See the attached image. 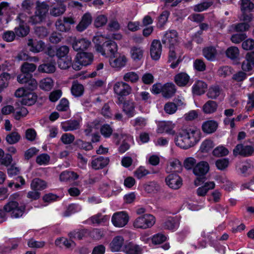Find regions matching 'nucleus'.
<instances>
[{
    "mask_svg": "<svg viewBox=\"0 0 254 254\" xmlns=\"http://www.w3.org/2000/svg\"><path fill=\"white\" fill-rule=\"evenodd\" d=\"M92 21V17L90 13H85L82 17L81 21L76 26V30L79 32H82L85 30Z\"/></svg>",
    "mask_w": 254,
    "mask_h": 254,
    "instance_id": "b1692460",
    "label": "nucleus"
},
{
    "mask_svg": "<svg viewBox=\"0 0 254 254\" xmlns=\"http://www.w3.org/2000/svg\"><path fill=\"white\" fill-rule=\"evenodd\" d=\"M36 66L34 64H30L28 63H24L21 67V71L23 73L29 74L35 71Z\"/></svg>",
    "mask_w": 254,
    "mask_h": 254,
    "instance_id": "13d9d810",
    "label": "nucleus"
},
{
    "mask_svg": "<svg viewBox=\"0 0 254 254\" xmlns=\"http://www.w3.org/2000/svg\"><path fill=\"white\" fill-rule=\"evenodd\" d=\"M221 92L220 87L217 85H214L209 88L207 95L209 98L216 99L220 95Z\"/></svg>",
    "mask_w": 254,
    "mask_h": 254,
    "instance_id": "3c124183",
    "label": "nucleus"
},
{
    "mask_svg": "<svg viewBox=\"0 0 254 254\" xmlns=\"http://www.w3.org/2000/svg\"><path fill=\"white\" fill-rule=\"evenodd\" d=\"M181 168V164L180 162L178 159H174L170 161L169 164L167 167L166 171L168 173L179 172Z\"/></svg>",
    "mask_w": 254,
    "mask_h": 254,
    "instance_id": "a19ab883",
    "label": "nucleus"
},
{
    "mask_svg": "<svg viewBox=\"0 0 254 254\" xmlns=\"http://www.w3.org/2000/svg\"><path fill=\"white\" fill-rule=\"evenodd\" d=\"M65 6L63 3H60L58 7H53L50 10V13L54 16H58L63 14L65 12Z\"/></svg>",
    "mask_w": 254,
    "mask_h": 254,
    "instance_id": "5fc2aeb1",
    "label": "nucleus"
},
{
    "mask_svg": "<svg viewBox=\"0 0 254 254\" xmlns=\"http://www.w3.org/2000/svg\"><path fill=\"white\" fill-rule=\"evenodd\" d=\"M74 23V21L72 18L64 17L63 20L60 19L56 21V26L58 30L66 32L70 29V25Z\"/></svg>",
    "mask_w": 254,
    "mask_h": 254,
    "instance_id": "5701e85b",
    "label": "nucleus"
},
{
    "mask_svg": "<svg viewBox=\"0 0 254 254\" xmlns=\"http://www.w3.org/2000/svg\"><path fill=\"white\" fill-rule=\"evenodd\" d=\"M179 225V222L177 219L169 218L165 222L164 228L166 229L175 230L178 228Z\"/></svg>",
    "mask_w": 254,
    "mask_h": 254,
    "instance_id": "c03bdc74",
    "label": "nucleus"
},
{
    "mask_svg": "<svg viewBox=\"0 0 254 254\" xmlns=\"http://www.w3.org/2000/svg\"><path fill=\"white\" fill-rule=\"evenodd\" d=\"M240 5L243 13L249 12L254 8V4L251 0H241Z\"/></svg>",
    "mask_w": 254,
    "mask_h": 254,
    "instance_id": "49530a36",
    "label": "nucleus"
},
{
    "mask_svg": "<svg viewBox=\"0 0 254 254\" xmlns=\"http://www.w3.org/2000/svg\"><path fill=\"white\" fill-rule=\"evenodd\" d=\"M69 52V48L66 46H63L57 49L56 56L58 59L68 57L67 55Z\"/></svg>",
    "mask_w": 254,
    "mask_h": 254,
    "instance_id": "e2e57ef3",
    "label": "nucleus"
},
{
    "mask_svg": "<svg viewBox=\"0 0 254 254\" xmlns=\"http://www.w3.org/2000/svg\"><path fill=\"white\" fill-rule=\"evenodd\" d=\"M10 78L11 75L8 73L3 72L0 75V93L8 86Z\"/></svg>",
    "mask_w": 254,
    "mask_h": 254,
    "instance_id": "09e8293b",
    "label": "nucleus"
},
{
    "mask_svg": "<svg viewBox=\"0 0 254 254\" xmlns=\"http://www.w3.org/2000/svg\"><path fill=\"white\" fill-rule=\"evenodd\" d=\"M207 87V84L204 82L197 81L192 86V92L196 95H201L205 92Z\"/></svg>",
    "mask_w": 254,
    "mask_h": 254,
    "instance_id": "f704fd0d",
    "label": "nucleus"
},
{
    "mask_svg": "<svg viewBox=\"0 0 254 254\" xmlns=\"http://www.w3.org/2000/svg\"><path fill=\"white\" fill-rule=\"evenodd\" d=\"M37 100V96L33 92H28L22 98L21 102L25 105L31 106L33 105Z\"/></svg>",
    "mask_w": 254,
    "mask_h": 254,
    "instance_id": "4c0bfd02",
    "label": "nucleus"
},
{
    "mask_svg": "<svg viewBox=\"0 0 254 254\" xmlns=\"http://www.w3.org/2000/svg\"><path fill=\"white\" fill-rule=\"evenodd\" d=\"M254 152V148L251 145H244L238 144L234 148L233 152L235 156L240 155L243 157L251 156Z\"/></svg>",
    "mask_w": 254,
    "mask_h": 254,
    "instance_id": "4468645a",
    "label": "nucleus"
},
{
    "mask_svg": "<svg viewBox=\"0 0 254 254\" xmlns=\"http://www.w3.org/2000/svg\"><path fill=\"white\" fill-rule=\"evenodd\" d=\"M27 45L30 47V51L35 53L43 51L45 47L44 43L42 41L33 40L32 39L28 40Z\"/></svg>",
    "mask_w": 254,
    "mask_h": 254,
    "instance_id": "393cba45",
    "label": "nucleus"
},
{
    "mask_svg": "<svg viewBox=\"0 0 254 254\" xmlns=\"http://www.w3.org/2000/svg\"><path fill=\"white\" fill-rule=\"evenodd\" d=\"M162 53V45L159 40H154L151 44L150 54L153 60L157 61L161 57Z\"/></svg>",
    "mask_w": 254,
    "mask_h": 254,
    "instance_id": "aec40b11",
    "label": "nucleus"
},
{
    "mask_svg": "<svg viewBox=\"0 0 254 254\" xmlns=\"http://www.w3.org/2000/svg\"><path fill=\"white\" fill-rule=\"evenodd\" d=\"M109 163V159L108 158L99 157L92 161L91 166L95 170H99L106 167Z\"/></svg>",
    "mask_w": 254,
    "mask_h": 254,
    "instance_id": "c85d7f7f",
    "label": "nucleus"
},
{
    "mask_svg": "<svg viewBox=\"0 0 254 254\" xmlns=\"http://www.w3.org/2000/svg\"><path fill=\"white\" fill-rule=\"evenodd\" d=\"M241 68L243 71L252 74L254 68V52L247 53L244 61L242 63Z\"/></svg>",
    "mask_w": 254,
    "mask_h": 254,
    "instance_id": "2eb2a0df",
    "label": "nucleus"
},
{
    "mask_svg": "<svg viewBox=\"0 0 254 254\" xmlns=\"http://www.w3.org/2000/svg\"><path fill=\"white\" fill-rule=\"evenodd\" d=\"M175 85L172 83H166L163 85L162 96L166 98L172 97L176 93Z\"/></svg>",
    "mask_w": 254,
    "mask_h": 254,
    "instance_id": "c756f323",
    "label": "nucleus"
},
{
    "mask_svg": "<svg viewBox=\"0 0 254 254\" xmlns=\"http://www.w3.org/2000/svg\"><path fill=\"white\" fill-rule=\"evenodd\" d=\"M17 20L19 21V26L14 28L16 35L18 37L26 36L29 32V27L24 23V15L20 14L18 15Z\"/></svg>",
    "mask_w": 254,
    "mask_h": 254,
    "instance_id": "f3484780",
    "label": "nucleus"
},
{
    "mask_svg": "<svg viewBox=\"0 0 254 254\" xmlns=\"http://www.w3.org/2000/svg\"><path fill=\"white\" fill-rule=\"evenodd\" d=\"M72 59L70 56L64 57L58 60V66L62 69H66L71 65Z\"/></svg>",
    "mask_w": 254,
    "mask_h": 254,
    "instance_id": "37998d69",
    "label": "nucleus"
},
{
    "mask_svg": "<svg viewBox=\"0 0 254 254\" xmlns=\"http://www.w3.org/2000/svg\"><path fill=\"white\" fill-rule=\"evenodd\" d=\"M200 139V132L197 128L181 130L175 138L176 145L181 148L187 149L193 146Z\"/></svg>",
    "mask_w": 254,
    "mask_h": 254,
    "instance_id": "f257e3e1",
    "label": "nucleus"
},
{
    "mask_svg": "<svg viewBox=\"0 0 254 254\" xmlns=\"http://www.w3.org/2000/svg\"><path fill=\"white\" fill-rule=\"evenodd\" d=\"M132 125L135 127L142 128L147 124V121L144 118L138 117L131 121Z\"/></svg>",
    "mask_w": 254,
    "mask_h": 254,
    "instance_id": "774afa93",
    "label": "nucleus"
},
{
    "mask_svg": "<svg viewBox=\"0 0 254 254\" xmlns=\"http://www.w3.org/2000/svg\"><path fill=\"white\" fill-rule=\"evenodd\" d=\"M123 111L129 117H132L135 114V103L132 100H127L124 103Z\"/></svg>",
    "mask_w": 254,
    "mask_h": 254,
    "instance_id": "7c9ffc66",
    "label": "nucleus"
},
{
    "mask_svg": "<svg viewBox=\"0 0 254 254\" xmlns=\"http://www.w3.org/2000/svg\"><path fill=\"white\" fill-rule=\"evenodd\" d=\"M167 239V237L166 235L162 233H158L152 237V242L155 245H159L165 242Z\"/></svg>",
    "mask_w": 254,
    "mask_h": 254,
    "instance_id": "680f3d73",
    "label": "nucleus"
},
{
    "mask_svg": "<svg viewBox=\"0 0 254 254\" xmlns=\"http://www.w3.org/2000/svg\"><path fill=\"white\" fill-rule=\"evenodd\" d=\"M109 218V217L108 216L98 214L90 217L89 220L93 224H99L107 221Z\"/></svg>",
    "mask_w": 254,
    "mask_h": 254,
    "instance_id": "4d7b16f0",
    "label": "nucleus"
},
{
    "mask_svg": "<svg viewBox=\"0 0 254 254\" xmlns=\"http://www.w3.org/2000/svg\"><path fill=\"white\" fill-rule=\"evenodd\" d=\"M164 110L165 113L168 114H173L177 110V105L174 102H169L165 104Z\"/></svg>",
    "mask_w": 254,
    "mask_h": 254,
    "instance_id": "bf43d9fd",
    "label": "nucleus"
},
{
    "mask_svg": "<svg viewBox=\"0 0 254 254\" xmlns=\"http://www.w3.org/2000/svg\"><path fill=\"white\" fill-rule=\"evenodd\" d=\"M167 185L171 189L177 190L182 185V180L176 174H171L166 178Z\"/></svg>",
    "mask_w": 254,
    "mask_h": 254,
    "instance_id": "4be33fe9",
    "label": "nucleus"
},
{
    "mask_svg": "<svg viewBox=\"0 0 254 254\" xmlns=\"http://www.w3.org/2000/svg\"><path fill=\"white\" fill-rule=\"evenodd\" d=\"M128 220L129 216L125 211H120L114 213L111 219L113 225L119 228L126 226Z\"/></svg>",
    "mask_w": 254,
    "mask_h": 254,
    "instance_id": "9d476101",
    "label": "nucleus"
},
{
    "mask_svg": "<svg viewBox=\"0 0 254 254\" xmlns=\"http://www.w3.org/2000/svg\"><path fill=\"white\" fill-rule=\"evenodd\" d=\"M6 151L8 153L5 154V157L1 161V164L7 166L9 165L12 162V155L16 154L17 150L13 146H10L6 148Z\"/></svg>",
    "mask_w": 254,
    "mask_h": 254,
    "instance_id": "bb28decb",
    "label": "nucleus"
},
{
    "mask_svg": "<svg viewBox=\"0 0 254 254\" xmlns=\"http://www.w3.org/2000/svg\"><path fill=\"white\" fill-rule=\"evenodd\" d=\"M218 108V105L215 101L209 100L203 106L202 110L207 114H211L215 112Z\"/></svg>",
    "mask_w": 254,
    "mask_h": 254,
    "instance_id": "c9c22d12",
    "label": "nucleus"
},
{
    "mask_svg": "<svg viewBox=\"0 0 254 254\" xmlns=\"http://www.w3.org/2000/svg\"><path fill=\"white\" fill-rule=\"evenodd\" d=\"M162 42L168 48L176 46L178 43V35L175 30H169L164 34Z\"/></svg>",
    "mask_w": 254,
    "mask_h": 254,
    "instance_id": "f8f14e48",
    "label": "nucleus"
},
{
    "mask_svg": "<svg viewBox=\"0 0 254 254\" xmlns=\"http://www.w3.org/2000/svg\"><path fill=\"white\" fill-rule=\"evenodd\" d=\"M240 54L239 49L235 46H232L226 51V56L231 59L234 60L238 58Z\"/></svg>",
    "mask_w": 254,
    "mask_h": 254,
    "instance_id": "603ef678",
    "label": "nucleus"
},
{
    "mask_svg": "<svg viewBox=\"0 0 254 254\" xmlns=\"http://www.w3.org/2000/svg\"><path fill=\"white\" fill-rule=\"evenodd\" d=\"M155 223V218L149 214H145L137 217L133 222V226L137 229H146L153 226Z\"/></svg>",
    "mask_w": 254,
    "mask_h": 254,
    "instance_id": "39448f33",
    "label": "nucleus"
},
{
    "mask_svg": "<svg viewBox=\"0 0 254 254\" xmlns=\"http://www.w3.org/2000/svg\"><path fill=\"white\" fill-rule=\"evenodd\" d=\"M229 153V150L223 146H219L215 148L213 151V154L217 157L226 156Z\"/></svg>",
    "mask_w": 254,
    "mask_h": 254,
    "instance_id": "052dcab7",
    "label": "nucleus"
},
{
    "mask_svg": "<svg viewBox=\"0 0 254 254\" xmlns=\"http://www.w3.org/2000/svg\"><path fill=\"white\" fill-rule=\"evenodd\" d=\"M54 86V81L50 77L41 79L39 82L40 88L45 91L50 90Z\"/></svg>",
    "mask_w": 254,
    "mask_h": 254,
    "instance_id": "58836bf2",
    "label": "nucleus"
},
{
    "mask_svg": "<svg viewBox=\"0 0 254 254\" xmlns=\"http://www.w3.org/2000/svg\"><path fill=\"white\" fill-rule=\"evenodd\" d=\"M209 170V164L205 161H201L193 167V172L195 175L197 176V178L194 182L195 186H198L201 185V183L203 182L204 176L208 172Z\"/></svg>",
    "mask_w": 254,
    "mask_h": 254,
    "instance_id": "6e6552de",
    "label": "nucleus"
},
{
    "mask_svg": "<svg viewBox=\"0 0 254 254\" xmlns=\"http://www.w3.org/2000/svg\"><path fill=\"white\" fill-rule=\"evenodd\" d=\"M124 237L118 235L114 237L109 245V248L112 252L124 251L126 246Z\"/></svg>",
    "mask_w": 254,
    "mask_h": 254,
    "instance_id": "9b49d317",
    "label": "nucleus"
},
{
    "mask_svg": "<svg viewBox=\"0 0 254 254\" xmlns=\"http://www.w3.org/2000/svg\"><path fill=\"white\" fill-rule=\"evenodd\" d=\"M81 118L77 119L70 120L66 122H62L61 124L62 128L64 131H73L77 130L80 127Z\"/></svg>",
    "mask_w": 254,
    "mask_h": 254,
    "instance_id": "412c9836",
    "label": "nucleus"
},
{
    "mask_svg": "<svg viewBox=\"0 0 254 254\" xmlns=\"http://www.w3.org/2000/svg\"><path fill=\"white\" fill-rule=\"evenodd\" d=\"M50 159V157L49 155L43 153L37 157L36 161L40 165H46L48 164Z\"/></svg>",
    "mask_w": 254,
    "mask_h": 254,
    "instance_id": "0e129e2a",
    "label": "nucleus"
},
{
    "mask_svg": "<svg viewBox=\"0 0 254 254\" xmlns=\"http://www.w3.org/2000/svg\"><path fill=\"white\" fill-rule=\"evenodd\" d=\"M242 48L246 51H254V40L249 38L244 41L242 44Z\"/></svg>",
    "mask_w": 254,
    "mask_h": 254,
    "instance_id": "338daca9",
    "label": "nucleus"
},
{
    "mask_svg": "<svg viewBox=\"0 0 254 254\" xmlns=\"http://www.w3.org/2000/svg\"><path fill=\"white\" fill-rule=\"evenodd\" d=\"M38 70L43 73H52L55 71L56 66L52 63L43 64L39 66Z\"/></svg>",
    "mask_w": 254,
    "mask_h": 254,
    "instance_id": "ea45409f",
    "label": "nucleus"
},
{
    "mask_svg": "<svg viewBox=\"0 0 254 254\" xmlns=\"http://www.w3.org/2000/svg\"><path fill=\"white\" fill-rule=\"evenodd\" d=\"M175 83L179 86H185L190 81V76L186 73L181 72L176 75L174 77Z\"/></svg>",
    "mask_w": 254,
    "mask_h": 254,
    "instance_id": "2f4dec72",
    "label": "nucleus"
},
{
    "mask_svg": "<svg viewBox=\"0 0 254 254\" xmlns=\"http://www.w3.org/2000/svg\"><path fill=\"white\" fill-rule=\"evenodd\" d=\"M71 92L72 94L75 97L80 96L83 94L84 92L83 86L77 81H74L72 83Z\"/></svg>",
    "mask_w": 254,
    "mask_h": 254,
    "instance_id": "79ce46f5",
    "label": "nucleus"
},
{
    "mask_svg": "<svg viewBox=\"0 0 254 254\" xmlns=\"http://www.w3.org/2000/svg\"><path fill=\"white\" fill-rule=\"evenodd\" d=\"M104 39V37L102 35H97L94 37L93 42L95 44V49L102 56L110 59L117 53L118 45L114 41H109L103 42Z\"/></svg>",
    "mask_w": 254,
    "mask_h": 254,
    "instance_id": "f03ea898",
    "label": "nucleus"
},
{
    "mask_svg": "<svg viewBox=\"0 0 254 254\" xmlns=\"http://www.w3.org/2000/svg\"><path fill=\"white\" fill-rule=\"evenodd\" d=\"M237 168L244 176H248L251 175L254 171L253 162L248 161L239 163L237 165Z\"/></svg>",
    "mask_w": 254,
    "mask_h": 254,
    "instance_id": "6ab92c4d",
    "label": "nucleus"
},
{
    "mask_svg": "<svg viewBox=\"0 0 254 254\" xmlns=\"http://www.w3.org/2000/svg\"><path fill=\"white\" fill-rule=\"evenodd\" d=\"M124 252L127 254H141L142 249L139 245L129 242L125 246Z\"/></svg>",
    "mask_w": 254,
    "mask_h": 254,
    "instance_id": "473e14b6",
    "label": "nucleus"
},
{
    "mask_svg": "<svg viewBox=\"0 0 254 254\" xmlns=\"http://www.w3.org/2000/svg\"><path fill=\"white\" fill-rule=\"evenodd\" d=\"M48 11V5L47 3L37 2L35 14L29 17L28 21L33 24L40 23L45 19Z\"/></svg>",
    "mask_w": 254,
    "mask_h": 254,
    "instance_id": "0eeeda50",
    "label": "nucleus"
},
{
    "mask_svg": "<svg viewBox=\"0 0 254 254\" xmlns=\"http://www.w3.org/2000/svg\"><path fill=\"white\" fill-rule=\"evenodd\" d=\"M175 127V124L172 121H164L158 123L156 132L158 133H162L166 132L170 134H174L175 131L174 128Z\"/></svg>",
    "mask_w": 254,
    "mask_h": 254,
    "instance_id": "a211bd4d",
    "label": "nucleus"
},
{
    "mask_svg": "<svg viewBox=\"0 0 254 254\" xmlns=\"http://www.w3.org/2000/svg\"><path fill=\"white\" fill-rule=\"evenodd\" d=\"M176 46L174 47H169V53L168 62L172 63L170 64L172 68H176L178 65L179 62L181 61V54L182 52H179Z\"/></svg>",
    "mask_w": 254,
    "mask_h": 254,
    "instance_id": "dca6fc26",
    "label": "nucleus"
},
{
    "mask_svg": "<svg viewBox=\"0 0 254 254\" xmlns=\"http://www.w3.org/2000/svg\"><path fill=\"white\" fill-rule=\"evenodd\" d=\"M78 177V175L73 172L64 171L61 174L60 180L61 181H67L76 180Z\"/></svg>",
    "mask_w": 254,
    "mask_h": 254,
    "instance_id": "a18cd8bd",
    "label": "nucleus"
},
{
    "mask_svg": "<svg viewBox=\"0 0 254 254\" xmlns=\"http://www.w3.org/2000/svg\"><path fill=\"white\" fill-rule=\"evenodd\" d=\"M94 59L91 53L82 52L77 53L72 64V68L75 70H79L83 66L90 64Z\"/></svg>",
    "mask_w": 254,
    "mask_h": 254,
    "instance_id": "20e7f679",
    "label": "nucleus"
},
{
    "mask_svg": "<svg viewBox=\"0 0 254 254\" xmlns=\"http://www.w3.org/2000/svg\"><path fill=\"white\" fill-rule=\"evenodd\" d=\"M149 174H150L149 171L142 166L138 168L134 172V176L138 179L142 178Z\"/></svg>",
    "mask_w": 254,
    "mask_h": 254,
    "instance_id": "69168bd1",
    "label": "nucleus"
},
{
    "mask_svg": "<svg viewBox=\"0 0 254 254\" xmlns=\"http://www.w3.org/2000/svg\"><path fill=\"white\" fill-rule=\"evenodd\" d=\"M214 146L213 141L206 139L203 141L200 146V150L202 152H207L211 150Z\"/></svg>",
    "mask_w": 254,
    "mask_h": 254,
    "instance_id": "6e6d98bb",
    "label": "nucleus"
},
{
    "mask_svg": "<svg viewBox=\"0 0 254 254\" xmlns=\"http://www.w3.org/2000/svg\"><path fill=\"white\" fill-rule=\"evenodd\" d=\"M12 12L10 3L2 1L0 3V15H9Z\"/></svg>",
    "mask_w": 254,
    "mask_h": 254,
    "instance_id": "de8ad7c7",
    "label": "nucleus"
},
{
    "mask_svg": "<svg viewBox=\"0 0 254 254\" xmlns=\"http://www.w3.org/2000/svg\"><path fill=\"white\" fill-rule=\"evenodd\" d=\"M70 42L72 45V48L75 51L86 50L91 44L89 40L83 38L73 37L71 38Z\"/></svg>",
    "mask_w": 254,
    "mask_h": 254,
    "instance_id": "ddd939ff",
    "label": "nucleus"
},
{
    "mask_svg": "<svg viewBox=\"0 0 254 254\" xmlns=\"http://www.w3.org/2000/svg\"><path fill=\"white\" fill-rule=\"evenodd\" d=\"M218 127V123L214 120H208L203 123L202 131L207 134L214 132Z\"/></svg>",
    "mask_w": 254,
    "mask_h": 254,
    "instance_id": "a878e982",
    "label": "nucleus"
},
{
    "mask_svg": "<svg viewBox=\"0 0 254 254\" xmlns=\"http://www.w3.org/2000/svg\"><path fill=\"white\" fill-rule=\"evenodd\" d=\"M20 139V135L16 131L8 134L5 138L6 141L9 144H14L18 142Z\"/></svg>",
    "mask_w": 254,
    "mask_h": 254,
    "instance_id": "864d4df0",
    "label": "nucleus"
},
{
    "mask_svg": "<svg viewBox=\"0 0 254 254\" xmlns=\"http://www.w3.org/2000/svg\"><path fill=\"white\" fill-rule=\"evenodd\" d=\"M25 208L24 205L19 206L16 201L9 202L4 206V211L0 209V219L1 221L5 220V212L10 213L12 217L19 218L23 215Z\"/></svg>",
    "mask_w": 254,
    "mask_h": 254,
    "instance_id": "7ed1b4c3",
    "label": "nucleus"
},
{
    "mask_svg": "<svg viewBox=\"0 0 254 254\" xmlns=\"http://www.w3.org/2000/svg\"><path fill=\"white\" fill-rule=\"evenodd\" d=\"M113 89L114 93L118 97V104H119L122 103L124 96L128 95L132 91L131 86L123 81H118L115 83L113 86Z\"/></svg>",
    "mask_w": 254,
    "mask_h": 254,
    "instance_id": "423d86ee",
    "label": "nucleus"
},
{
    "mask_svg": "<svg viewBox=\"0 0 254 254\" xmlns=\"http://www.w3.org/2000/svg\"><path fill=\"white\" fill-rule=\"evenodd\" d=\"M123 79L126 82L136 83L139 80V76L135 72L129 71L124 75Z\"/></svg>",
    "mask_w": 254,
    "mask_h": 254,
    "instance_id": "8fccbe9b",
    "label": "nucleus"
},
{
    "mask_svg": "<svg viewBox=\"0 0 254 254\" xmlns=\"http://www.w3.org/2000/svg\"><path fill=\"white\" fill-rule=\"evenodd\" d=\"M30 187L32 190H42L47 187V184L42 180L35 178L32 181Z\"/></svg>",
    "mask_w": 254,
    "mask_h": 254,
    "instance_id": "e433bc0d",
    "label": "nucleus"
},
{
    "mask_svg": "<svg viewBox=\"0 0 254 254\" xmlns=\"http://www.w3.org/2000/svg\"><path fill=\"white\" fill-rule=\"evenodd\" d=\"M203 54L208 60L213 61L216 59L218 52L214 47H209L203 49Z\"/></svg>",
    "mask_w": 254,
    "mask_h": 254,
    "instance_id": "72a5a7b5",
    "label": "nucleus"
},
{
    "mask_svg": "<svg viewBox=\"0 0 254 254\" xmlns=\"http://www.w3.org/2000/svg\"><path fill=\"white\" fill-rule=\"evenodd\" d=\"M127 62L128 59L126 56L118 52L109 59L110 66L117 71H119L125 67Z\"/></svg>",
    "mask_w": 254,
    "mask_h": 254,
    "instance_id": "1a4fd4ad",
    "label": "nucleus"
},
{
    "mask_svg": "<svg viewBox=\"0 0 254 254\" xmlns=\"http://www.w3.org/2000/svg\"><path fill=\"white\" fill-rule=\"evenodd\" d=\"M144 50L140 47H133L131 48L130 54L131 59L134 62L141 61L144 56Z\"/></svg>",
    "mask_w": 254,
    "mask_h": 254,
    "instance_id": "cd10ccee",
    "label": "nucleus"
}]
</instances>
